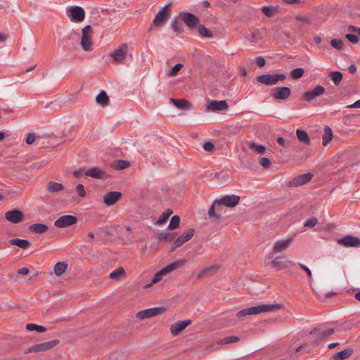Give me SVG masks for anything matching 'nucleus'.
I'll return each mask as SVG.
<instances>
[{
  "label": "nucleus",
  "mask_w": 360,
  "mask_h": 360,
  "mask_svg": "<svg viewBox=\"0 0 360 360\" xmlns=\"http://www.w3.org/2000/svg\"><path fill=\"white\" fill-rule=\"evenodd\" d=\"M292 243V238L279 240L274 243L272 252L275 254L285 251Z\"/></svg>",
  "instance_id": "obj_17"
},
{
  "label": "nucleus",
  "mask_w": 360,
  "mask_h": 360,
  "mask_svg": "<svg viewBox=\"0 0 360 360\" xmlns=\"http://www.w3.org/2000/svg\"><path fill=\"white\" fill-rule=\"evenodd\" d=\"M240 200V198L236 195H226L220 200L216 201L218 206L225 205L226 207H232L236 206Z\"/></svg>",
  "instance_id": "obj_16"
},
{
  "label": "nucleus",
  "mask_w": 360,
  "mask_h": 360,
  "mask_svg": "<svg viewBox=\"0 0 360 360\" xmlns=\"http://www.w3.org/2000/svg\"><path fill=\"white\" fill-rule=\"evenodd\" d=\"M122 193L120 191H110L103 196V202L107 206L115 205L121 198Z\"/></svg>",
  "instance_id": "obj_20"
},
{
  "label": "nucleus",
  "mask_w": 360,
  "mask_h": 360,
  "mask_svg": "<svg viewBox=\"0 0 360 360\" xmlns=\"http://www.w3.org/2000/svg\"><path fill=\"white\" fill-rule=\"evenodd\" d=\"M259 164L263 167L266 168V167H269L270 166L271 162H270L269 159L267 158H262L259 160Z\"/></svg>",
  "instance_id": "obj_53"
},
{
  "label": "nucleus",
  "mask_w": 360,
  "mask_h": 360,
  "mask_svg": "<svg viewBox=\"0 0 360 360\" xmlns=\"http://www.w3.org/2000/svg\"><path fill=\"white\" fill-rule=\"evenodd\" d=\"M172 210H166L159 217V219L157 221V224H162L165 223L168 219V218L170 217V215H172Z\"/></svg>",
  "instance_id": "obj_43"
},
{
  "label": "nucleus",
  "mask_w": 360,
  "mask_h": 360,
  "mask_svg": "<svg viewBox=\"0 0 360 360\" xmlns=\"http://www.w3.org/2000/svg\"><path fill=\"white\" fill-rule=\"evenodd\" d=\"M179 222H180L179 217L178 215H174L171 218L170 222L168 225V228L171 230L175 229L179 226Z\"/></svg>",
  "instance_id": "obj_42"
},
{
  "label": "nucleus",
  "mask_w": 360,
  "mask_h": 360,
  "mask_svg": "<svg viewBox=\"0 0 360 360\" xmlns=\"http://www.w3.org/2000/svg\"><path fill=\"white\" fill-rule=\"evenodd\" d=\"M84 174L87 176L96 179H105L108 177V174L103 169L98 167H89L84 172Z\"/></svg>",
  "instance_id": "obj_14"
},
{
  "label": "nucleus",
  "mask_w": 360,
  "mask_h": 360,
  "mask_svg": "<svg viewBox=\"0 0 360 360\" xmlns=\"http://www.w3.org/2000/svg\"><path fill=\"white\" fill-rule=\"evenodd\" d=\"M195 230L193 229H189L183 234H181L177 239L174 240L172 245V250H174L180 246H181L184 243L188 241L192 238L194 235Z\"/></svg>",
  "instance_id": "obj_18"
},
{
  "label": "nucleus",
  "mask_w": 360,
  "mask_h": 360,
  "mask_svg": "<svg viewBox=\"0 0 360 360\" xmlns=\"http://www.w3.org/2000/svg\"><path fill=\"white\" fill-rule=\"evenodd\" d=\"M330 45L335 49L342 50L343 49V41L339 39H333L330 40Z\"/></svg>",
  "instance_id": "obj_47"
},
{
  "label": "nucleus",
  "mask_w": 360,
  "mask_h": 360,
  "mask_svg": "<svg viewBox=\"0 0 360 360\" xmlns=\"http://www.w3.org/2000/svg\"><path fill=\"white\" fill-rule=\"evenodd\" d=\"M171 101L176 108L181 110L187 109L190 106V103L184 99L172 98Z\"/></svg>",
  "instance_id": "obj_32"
},
{
  "label": "nucleus",
  "mask_w": 360,
  "mask_h": 360,
  "mask_svg": "<svg viewBox=\"0 0 360 360\" xmlns=\"http://www.w3.org/2000/svg\"><path fill=\"white\" fill-rule=\"evenodd\" d=\"M48 229V226L41 223L32 224L29 226V230L34 233H44Z\"/></svg>",
  "instance_id": "obj_27"
},
{
  "label": "nucleus",
  "mask_w": 360,
  "mask_h": 360,
  "mask_svg": "<svg viewBox=\"0 0 360 360\" xmlns=\"http://www.w3.org/2000/svg\"><path fill=\"white\" fill-rule=\"evenodd\" d=\"M203 148L206 151L211 152L214 150V146L212 142L207 141L203 144Z\"/></svg>",
  "instance_id": "obj_56"
},
{
  "label": "nucleus",
  "mask_w": 360,
  "mask_h": 360,
  "mask_svg": "<svg viewBox=\"0 0 360 360\" xmlns=\"http://www.w3.org/2000/svg\"><path fill=\"white\" fill-rule=\"evenodd\" d=\"M317 223H318L317 219L315 217H311V218L308 219L305 221L304 226L314 227V226H316L317 224Z\"/></svg>",
  "instance_id": "obj_51"
},
{
  "label": "nucleus",
  "mask_w": 360,
  "mask_h": 360,
  "mask_svg": "<svg viewBox=\"0 0 360 360\" xmlns=\"http://www.w3.org/2000/svg\"><path fill=\"white\" fill-rule=\"evenodd\" d=\"M179 18L190 29L195 28L200 21L198 16L188 12H181Z\"/></svg>",
  "instance_id": "obj_10"
},
{
  "label": "nucleus",
  "mask_w": 360,
  "mask_h": 360,
  "mask_svg": "<svg viewBox=\"0 0 360 360\" xmlns=\"http://www.w3.org/2000/svg\"><path fill=\"white\" fill-rule=\"evenodd\" d=\"M161 239H165V240H172V237L169 233H162L161 234Z\"/></svg>",
  "instance_id": "obj_63"
},
{
  "label": "nucleus",
  "mask_w": 360,
  "mask_h": 360,
  "mask_svg": "<svg viewBox=\"0 0 360 360\" xmlns=\"http://www.w3.org/2000/svg\"><path fill=\"white\" fill-rule=\"evenodd\" d=\"M199 34L203 37L210 38L212 37V32L206 28L203 25H198V27Z\"/></svg>",
  "instance_id": "obj_38"
},
{
  "label": "nucleus",
  "mask_w": 360,
  "mask_h": 360,
  "mask_svg": "<svg viewBox=\"0 0 360 360\" xmlns=\"http://www.w3.org/2000/svg\"><path fill=\"white\" fill-rule=\"evenodd\" d=\"M321 326L319 327L314 328L310 332V335L316 334V338L314 341V344L319 345L322 342H323L328 337L332 335L335 333V330L333 328H327L322 329Z\"/></svg>",
  "instance_id": "obj_4"
},
{
  "label": "nucleus",
  "mask_w": 360,
  "mask_h": 360,
  "mask_svg": "<svg viewBox=\"0 0 360 360\" xmlns=\"http://www.w3.org/2000/svg\"><path fill=\"white\" fill-rule=\"evenodd\" d=\"M91 27L86 25L82 29L81 46L84 51L93 50V44L91 39Z\"/></svg>",
  "instance_id": "obj_5"
},
{
  "label": "nucleus",
  "mask_w": 360,
  "mask_h": 360,
  "mask_svg": "<svg viewBox=\"0 0 360 360\" xmlns=\"http://www.w3.org/2000/svg\"><path fill=\"white\" fill-rule=\"evenodd\" d=\"M353 353L352 348H347L342 351L337 352L333 354V360H345L349 358Z\"/></svg>",
  "instance_id": "obj_26"
},
{
  "label": "nucleus",
  "mask_w": 360,
  "mask_h": 360,
  "mask_svg": "<svg viewBox=\"0 0 360 360\" xmlns=\"http://www.w3.org/2000/svg\"><path fill=\"white\" fill-rule=\"evenodd\" d=\"M262 12L267 17H271L274 13L277 11L276 8L274 6H262L261 8Z\"/></svg>",
  "instance_id": "obj_40"
},
{
  "label": "nucleus",
  "mask_w": 360,
  "mask_h": 360,
  "mask_svg": "<svg viewBox=\"0 0 360 360\" xmlns=\"http://www.w3.org/2000/svg\"><path fill=\"white\" fill-rule=\"evenodd\" d=\"M239 340V338L237 337V336H228V337H225L224 338L221 342L222 344H230V343H233V342H236Z\"/></svg>",
  "instance_id": "obj_49"
},
{
  "label": "nucleus",
  "mask_w": 360,
  "mask_h": 360,
  "mask_svg": "<svg viewBox=\"0 0 360 360\" xmlns=\"http://www.w3.org/2000/svg\"><path fill=\"white\" fill-rule=\"evenodd\" d=\"M329 77L332 79L334 84L338 86L342 80L343 75L339 71H333L329 75Z\"/></svg>",
  "instance_id": "obj_34"
},
{
  "label": "nucleus",
  "mask_w": 360,
  "mask_h": 360,
  "mask_svg": "<svg viewBox=\"0 0 360 360\" xmlns=\"http://www.w3.org/2000/svg\"><path fill=\"white\" fill-rule=\"evenodd\" d=\"M260 30L258 29L249 30L245 34V38L251 43H257L259 41Z\"/></svg>",
  "instance_id": "obj_25"
},
{
  "label": "nucleus",
  "mask_w": 360,
  "mask_h": 360,
  "mask_svg": "<svg viewBox=\"0 0 360 360\" xmlns=\"http://www.w3.org/2000/svg\"><path fill=\"white\" fill-rule=\"evenodd\" d=\"M165 311L163 307H153L147 309L141 310L136 314V317L139 319L153 317L162 314Z\"/></svg>",
  "instance_id": "obj_13"
},
{
  "label": "nucleus",
  "mask_w": 360,
  "mask_h": 360,
  "mask_svg": "<svg viewBox=\"0 0 360 360\" xmlns=\"http://www.w3.org/2000/svg\"><path fill=\"white\" fill-rule=\"evenodd\" d=\"M128 53V46L126 44H122L118 48L109 53V56L113 59L114 62L122 63L127 57Z\"/></svg>",
  "instance_id": "obj_7"
},
{
  "label": "nucleus",
  "mask_w": 360,
  "mask_h": 360,
  "mask_svg": "<svg viewBox=\"0 0 360 360\" xmlns=\"http://www.w3.org/2000/svg\"><path fill=\"white\" fill-rule=\"evenodd\" d=\"M291 94V90L287 86L275 87L271 91V96L275 100H285Z\"/></svg>",
  "instance_id": "obj_12"
},
{
  "label": "nucleus",
  "mask_w": 360,
  "mask_h": 360,
  "mask_svg": "<svg viewBox=\"0 0 360 360\" xmlns=\"http://www.w3.org/2000/svg\"><path fill=\"white\" fill-rule=\"evenodd\" d=\"M277 143L278 145L281 146H283L284 144H285V140L282 137H278L277 138Z\"/></svg>",
  "instance_id": "obj_62"
},
{
  "label": "nucleus",
  "mask_w": 360,
  "mask_h": 360,
  "mask_svg": "<svg viewBox=\"0 0 360 360\" xmlns=\"http://www.w3.org/2000/svg\"><path fill=\"white\" fill-rule=\"evenodd\" d=\"M67 266V264L64 262H57L54 266V272L56 275L58 276H61L65 272Z\"/></svg>",
  "instance_id": "obj_36"
},
{
  "label": "nucleus",
  "mask_w": 360,
  "mask_h": 360,
  "mask_svg": "<svg viewBox=\"0 0 360 360\" xmlns=\"http://www.w3.org/2000/svg\"><path fill=\"white\" fill-rule=\"evenodd\" d=\"M63 189V186L58 182L50 181L47 185V190L50 193H56L62 191Z\"/></svg>",
  "instance_id": "obj_30"
},
{
  "label": "nucleus",
  "mask_w": 360,
  "mask_h": 360,
  "mask_svg": "<svg viewBox=\"0 0 360 360\" xmlns=\"http://www.w3.org/2000/svg\"><path fill=\"white\" fill-rule=\"evenodd\" d=\"M5 218L7 221L13 224H18L24 219L23 213L18 210H12L5 213Z\"/></svg>",
  "instance_id": "obj_19"
},
{
  "label": "nucleus",
  "mask_w": 360,
  "mask_h": 360,
  "mask_svg": "<svg viewBox=\"0 0 360 360\" xmlns=\"http://www.w3.org/2000/svg\"><path fill=\"white\" fill-rule=\"evenodd\" d=\"M171 26L172 30L177 34H181L183 32V28L181 23L176 19L172 20Z\"/></svg>",
  "instance_id": "obj_41"
},
{
  "label": "nucleus",
  "mask_w": 360,
  "mask_h": 360,
  "mask_svg": "<svg viewBox=\"0 0 360 360\" xmlns=\"http://www.w3.org/2000/svg\"><path fill=\"white\" fill-rule=\"evenodd\" d=\"M326 92V89L321 85H317L310 91H306L303 94V98L307 101L311 102L316 98L322 96Z\"/></svg>",
  "instance_id": "obj_11"
},
{
  "label": "nucleus",
  "mask_w": 360,
  "mask_h": 360,
  "mask_svg": "<svg viewBox=\"0 0 360 360\" xmlns=\"http://www.w3.org/2000/svg\"><path fill=\"white\" fill-rule=\"evenodd\" d=\"M59 344L58 340H53L51 341L36 344L28 349L29 352H39L48 351Z\"/></svg>",
  "instance_id": "obj_9"
},
{
  "label": "nucleus",
  "mask_w": 360,
  "mask_h": 360,
  "mask_svg": "<svg viewBox=\"0 0 360 360\" xmlns=\"http://www.w3.org/2000/svg\"><path fill=\"white\" fill-rule=\"evenodd\" d=\"M297 265L307 273L309 278L311 277V271L306 265L301 263H297Z\"/></svg>",
  "instance_id": "obj_57"
},
{
  "label": "nucleus",
  "mask_w": 360,
  "mask_h": 360,
  "mask_svg": "<svg viewBox=\"0 0 360 360\" xmlns=\"http://www.w3.org/2000/svg\"><path fill=\"white\" fill-rule=\"evenodd\" d=\"M96 102L101 106H106L108 104L109 98L107 94L102 91L96 98Z\"/></svg>",
  "instance_id": "obj_31"
},
{
  "label": "nucleus",
  "mask_w": 360,
  "mask_h": 360,
  "mask_svg": "<svg viewBox=\"0 0 360 360\" xmlns=\"http://www.w3.org/2000/svg\"><path fill=\"white\" fill-rule=\"evenodd\" d=\"M191 323L189 319L184 321H178L170 327V331L172 335H177L184 330Z\"/></svg>",
  "instance_id": "obj_24"
},
{
  "label": "nucleus",
  "mask_w": 360,
  "mask_h": 360,
  "mask_svg": "<svg viewBox=\"0 0 360 360\" xmlns=\"http://www.w3.org/2000/svg\"><path fill=\"white\" fill-rule=\"evenodd\" d=\"M312 174L311 173H305L294 178L290 183V186L298 187L309 182L311 178Z\"/></svg>",
  "instance_id": "obj_23"
},
{
  "label": "nucleus",
  "mask_w": 360,
  "mask_h": 360,
  "mask_svg": "<svg viewBox=\"0 0 360 360\" xmlns=\"http://www.w3.org/2000/svg\"><path fill=\"white\" fill-rule=\"evenodd\" d=\"M206 108L212 111H221L228 108V104L226 101H209Z\"/></svg>",
  "instance_id": "obj_22"
},
{
  "label": "nucleus",
  "mask_w": 360,
  "mask_h": 360,
  "mask_svg": "<svg viewBox=\"0 0 360 360\" xmlns=\"http://www.w3.org/2000/svg\"><path fill=\"white\" fill-rule=\"evenodd\" d=\"M9 243L11 245H16L23 250L27 249L31 245L29 240L20 238L11 239Z\"/></svg>",
  "instance_id": "obj_28"
},
{
  "label": "nucleus",
  "mask_w": 360,
  "mask_h": 360,
  "mask_svg": "<svg viewBox=\"0 0 360 360\" xmlns=\"http://www.w3.org/2000/svg\"><path fill=\"white\" fill-rule=\"evenodd\" d=\"M209 270H210V269H207H207H203L202 271H201L198 274V278H201V277H202V276L205 274V273H206L207 271H208Z\"/></svg>",
  "instance_id": "obj_64"
},
{
  "label": "nucleus",
  "mask_w": 360,
  "mask_h": 360,
  "mask_svg": "<svg viewBox=\"0 0 360 360\" xmlns=\"http://www.w3.org/2000/svg\"><path fill=\"white\" fill-rule=\"evenodd\" d=\"M333 131L328 126L324 127V134L322 137V143L323 146H326L328 143L332 139Z\"/></svg>",
  "instance_id": "obj_29"
},
{
  "label": "nucleus",
  "mask_w": 360,
  "mask_h": 360,
  "mask_svg": "<svg viewBox=\"0 0 360 360\" xmlns=\"http://www.w3.org/2000/svg\"><path fill=\"white\" fill-rule=\"evenodd\" d=\"M356 65L352 64L351 65L349 66L348 68V71L349 73L351 74H354L356 72Z\"/></svg>",
  "instance_id": "obj_61"
},
{
  "label": "nucleus",
  "mask_w": 360,
  "mask_h": 360,
  "mask_svg": "<svg viewBox=\"0 0 360 360\" xmlns=\"http://www.w3.org/2000/svg\"><path fill=\"white\" fill-rule=\"evenodd\" d=\"M76 191L79 197L84 198L86 195V191L82 184H78L76 186Z\"/></svg>",
  "instance_id": "obj_50"
},
{
  "label": "nucleus",
  "mask_w": 360,
  "mask_h": 360,
  "mask_svg": "<svg viewBox=\"0 0 360 360\" xmlns=\"http://www.w3.org/2000/svg\"><path fill=\"white\" fill-rule=\"evenodd\" d=\"M255 63L259 68L264 67L266 64L265 59L262 56H258L255 58Z\"/></svg>",
  "instance_id": "obj_55"
},
{
  "label": "nucleus",
  "mask_w": 360,
  "mask_h": 360,
  "mask_svg": "<svg viewBox=\"0 0 360 360\" xmlns=\"http://www.w3.org/2000/svg\"><path fill=\"white\" fill-rule=\"evenodd\" d=\"M67 15L72 22H80L85 18V12L84 9L78 6L68 8Z\"/></svg>",
  "instance_id": "obj_6"
},
{
  "label": "nucleus",
  "mask_w": 360,
  "mask_h": 360,
  "mask_svg": "<svg viewBox=\"0 0 360 360\" xmlns=\"http://www.w3.org/2000/svg\"><path fill=\"white\" fill-rule=\"evenodd\" d=\"M35 139L36 135L34 133H28L25 139V142L27 144L31 145L34 142Z\"/></svg>",
  "instance_id": "obj_52"
},
{
  "label": "nucleus",
  "mask_w": 360,
  "mask_h": 360,
  "mask_svg": "<svg viewBox=\"0 0 360 360\" xmlns=\"http://www.w3.org/2000/svg\"><path fill=\"white\" fill-rule=\"evenodd\" d=\"M304 70L302 68H297L294 70H292L290 72V75L293 79H300L304 75Z\"/></svg>",
  "instance_id": "obj_45"
},
{
  "label": "nucleus",
  "mask_w": 360,
  "mask_h": 360,
  "mask_svg": "<svg viewBox=\"0 0 360 360\" xmlns=\"http://www.w3.org/2000/svg\"><path fill=\"white\" fill-rule=\"evenodd\" d=\"M26 329L30 331L37 330L39 333H43L46 330L45 327L35 323H27L26 325Z\"/></svg>",
  "instance_id": "obj_39"
},
{
  "label": "nucleus",
  "mask_w": 360,
  "mask_h": 360,
  "mask_svg": "<svg viewBox=\"0 0 360 360\" xmlns=\"http://www.w3.org/2000/svg\"><path fill=\"white\" fill-rule=\"evenodd\" d=\"M282 262L283 261H282L281 257H276L272 259L270 264H271V267L280 270V269H283Z\"/></svg>",
  "instance_id": "obj_44"
},
{
  "label": "nucleus",
  "mask_w": 360,
  "mask_h": 360,
  "mask_svg": "<svg viewBox=\"0 0 360 360\" xmlns=\"http://www.w3.org/2000/svg\"><path fill=\"white\" fill-rule=\"evenodd\" d=\"M129 166V163L127 161L122 160H117L112 163V167L115 169H124Z\"/></svg>",
  "instance_id": "obj_35"
},
{
  "label": "nucleus",
  "mask_w": 360,
  "mask_h": 360,
  "mask_svg": "<svg viewBox=\"0 0 360 360\" xmlns=\"http://www.w3.org/2000/svg\"><path fill=\"white\" fill-rule=\"evenodd\" d=\"M185 264V261L183 259L177 260L174 262H172L165 267L160 269L159 271H158L153 276L151 283L149 284H147L145 288L150 287L153 284H155L158 282H160L164 276H166L167 274H169L170 272L176 270L179 267L183 266Z\"/></svg>",
  "instance_id": "obj_2"
},
{
  "label": "nucleus",
  "mask_w": 360,
  "mask_h": 360,
  "mask_svg": "<svg viewBox=\"0 0 360 360\" xmlns=\"http://www.w3.org/2000/svg\"><path fill=\"white\" fill-rule=\"evenodd\" d=\"M338 243L346 247H360V238L351 235H347L338 240Z\"/></svg>",
  "instance_id": "obj_21"
},
{
  "label": "nucleus",
  "mask_w": 360,
  "mask_h": 360,
  "mask_svg": "<svg viewBox=\"0 0 360 360\" xmlns=\"http://www.w3.org/2000/svg\"><path fill=\"white\" fill-rule=\"evenodd\" d=\"M281 308V305L278 304H259L238 311L237 316L241 318L249 315H258L268 312H274L278 311Z\"/></svg>",
  "instance_id": "obj_1"
},
{
  "label": "nucleus",
  "mask_w": 360,
  "mask_h": 360,
  "mask_svg": "<svg viewBox=\"0 0 360 360\" xmlns=\"http://www.w3.org/2000/svg\"><path fill=\"white\" fill-rule=\"evenodd\" d=\"M345 37L353 44H356L359 41L358 37L353 34H347Z\"/></svg>",
  "instance_id": "obj_54"
},
{
  "label": "nucleus",
  "mask_w": 360,
  "mask_h": 360,
  "mask_svg": "<svg viewBox=\"0 0 360 360\" xmlns=\"http://www.w3.org/2000/svg\"><path fill=\"white\" fill-rule=\"evenodd\" d=\"M286 76L284 74H264L257 77V81L264 85L273 86L279 81H284Z\"/></svg>",
  "instance_id": "obj_3"
},
{
  "label": "nucleus",
  "mask_w": 360,
  "mask_h": 360,
  "mask_svg": "<svg viewBox=\"0 0 360 360\" xmlns=\"http://www.w3.org/2000/svg\"><path fill=\"white\" fill-rule=\"evenodd\" d=\"M219 207L218 205H216V202L214 203V205H212L208 210V214L210 217H215L216 216V214H215V207Z\"/></svg>",
  "instance_id": "obj_58"
},
{
  "label": "nucleus",
  "mask_w": 360,
  "mask_h": 360,
  "mask_svg": "<svg viewBox=\"0 0 360 360\" xmlns=\"http://www.w3.org/2000/svg\"><path fill=\"white\" fill-rule=\"evenodd\" d=\"M348 30L351 32H354L360 35V27H355L353 25H349Z\"/></svg>",
  "instance_id": "obj_60"
},
{
  "label": "nucleus",
  "mask_w": 360,
  "mask_h": 360,
  "mask_svg": "<svg viewBox=\"0 0 360 360\" xmlns=\"http://www.w3.org/2000/svg\"><path fill=\"white\" fill-rule=\"evenodd\" d=\"M296 134L298 139L306 144L310 143V140L309 139V136L306 131L302 129H297Z\"/></svg>",
  "instance_id": "obj_33"
},
{
  "label": "nucleus",
  "mask_w": 360,
  "mask_h": 360,
  "mask_svg": "<svg viewBox=\"0 0 360 360\" xmlns=\"http://www.w3.org/2000/svg\"><path fill=\"white\" fill-rule=\"evenodd\" d=\"M17 272L21 275H27L29 273V269L27 267H22Z\"/></svg>",
  "instance_id": "obj_59"
},
{
  "label": "nucleus",
  "mask_w": 360,
  "mask_h": 360,
  "mask_svg": "<svg viewBox=\"0 0 360 360\" xmlns=\"http://www.w3.org/2000/svg\"><path fill=\"white\" fill-rule=\"evenodd\" d=\"M169 5H165L162 7L155 15L153 20V25L158 27H161L169 15Z\"/></svg>",
  "instance_id": "obj_8"
},
{
  "label": "nucleus",
  "mask_w": 360,
  "mask_h": 360,
  "mask_svg": "<svg viewBox=\"0 0 360 360\" xmlns=\"http://www.w3.org/2000/svg\"><path fill=\"white\" fill-rule=\"evenodd\" d=\"M183 68V65L181 63L176 64L168 72V75L171 77H174L177 75L179 72Z\"/></svg>",
  "instance_id": "obj_48"
},
{
  "label": "nucleus",
  "mask_w": 360,
  "mask_h": 360,
  "mask_svg": "<svg viewBox=\"0 0 360 360\" xmlns=\"http://www.w3.org/2000/svg\"><path fill=\"white\" fill-rule=\"evenodd\" d=\"M250 148L257 152L258 154H263L266 151V148L264 146L257 144L256 143H251Z\"/></svg>",
  "instance_id": "obj_46"
},
{
  "label": "nucleus",
  "mask_w": 360,
  "mask_h": 360,
  "mask_svg": "<svg viewBox=\"0 0 360 360\" xmlns=\"http://www.w3.org/2000/svg\"><path fill=\"white\" fill-rule=\"evenodd\" d=\"M124 274V270L122 267H119L112 271L110 274V278L114 280H118Z\"/></svg>",
  "instance_id": "obj_37"
},
{
  "label": "nucleus",
  "mask_w": 360,
  "mask_h": 360,
  "mask_svg": "<svg viewBox=\"0 0 360 360\" xmlns=\"http://www.w3.org/2000/svg\"><path fill=\"white\" fill-rule=\"evenodd\" d=\"M77 221V219L75 216L63 215L55 221L54 225L58 228H65L75 224Z\"/></svg>",
  "instance_id": "obj_15"
}]
</instances>
